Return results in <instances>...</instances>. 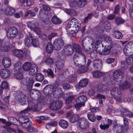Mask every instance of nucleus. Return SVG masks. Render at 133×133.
<instances>
[{
    "mask_svg": "<svg viewBox=\"0 0 133 133\" xmlns=\"http://www.w3.org/2000/svg\"><path fill=\"white\" fill-rule=\"evenodd\" d=\"M15 99L20 104L23 105L26 104L27 97L25 94L22 92L17 91L14 95Z\"/></svg>",
    "mask_w": 133,
    "mask_h": 133,
    "instance_id": "obj_1",
    "label": "nucleus"
},
{
    "mask_svg": "<svg viewBox=\"0 0 133 133\" xmlns=\"http://www.w3.org/2000/svg\"><path fill=\"white\" fill-rule=\"evenodd\" d=\"M33 108L32 107H28L26 109L21 111L22 113H25L22 115L20 116L19 118V122L22 124L23 123H25L26 122H28L29 121V119L27 116V112L31 110Z\"/></svg>",
    "mask_w": 133,
    "mask_h": 133,
    "instance_id": "obj_2",
    "label": "nucleus"
},
{
    "mask_svg": "<svg viewBox=\"0 0 133 133\" xmlns=\"http://www.w3.org/2000/svg\"><path fill=\"white\" fill-rule=\"evenodd\" d=\"M21 81L23 84L26 87V88L28 91H29L32 89L34 82V80L32 78L26 77L23 78Z\"/></svg>",
    "mask_w": 133,
    "mask_h": 133,
    "instance_id": "obj_3",
    "label": "nucleus"
},
{
    "mask_svg": "<svg viewBox=\"0 0 133 133\" xmlns=\"http://www.w3.org/2000/svg\"><path fill=\"white\" fill-rule=\"evenodd\" d=\"M111 95L116 99L117 101H121L122 95L120 89L117 87H114L111 89L110 90Z\"/></svg>",
    "mask_w": 133,
    "mask_h": 133,
    "instance_id": "obj_4",
    "label": "nucleus"
},
{
    "mask_svg": "<svg viewBox=\"0 0 133 133\" xmlns=\"http://www.w3.org/2000/svg\"><path fill=\"white\" fill-rule=\"evenodd\" d=\"M112 76L114 79H116L119 83L122 82L124 74L121 70H117L114 71Z\"/></svg>",
    "mask_w": 133,
    "mask_h": 133,
    "instance_id": "obj_5",
    "label": "nucleus"
},
{
    "mask_svg": "<svg viewBox=\"0 0 133 133\" xmlns=\"http://www.w3.org/2000/svg\"><path fill=\"white\" fill-rule=\"evenodd\" d=\"M62 101L60 100H56L52 102L50 104L49 108L53 110H57L59 109L61 107Z\"/></svg>",
    "mask_w": 133,
    "mask_h": 133,
    "instance_id": "obj_6",
    "label": "nucleus"
},
{
    "mask_svg": "<svg viewBox=\"0 0 133 133\" xmlns=\"http://www.w3.org/2000/svg\"><path fill=\"white\" fill-rule=\"evenodd\" d=\"M123 50L125 55H129L130 53H133V42H130L127 43Z\"/></svg>",
    "mask_w": 133,
    "mask_h": 133,
    "instance_id": "obj_7",
    "label": "nucleus"
},
{
    "mask_svg": "<svg viewBox=\"0 0 133 133\" xmlns=\"http://www.w3.org/2000/svg\"><path fill=\"white\" fill-rule=\"evenodd\" d=\"M68 25L70 28H73L74 30L78 31L80 29V24L77 21V20L74 17H72L68 23Z\"/></svg>",
    "mask_w": 133,
    "mask_h": 133,
    "instance_id": "obj_8",
    "label": "nucleus"
},
{
    "mask_svg": "<svg viewBox=\"0 0 133 133\" xmlns=\"http://www.w3.org/2000/svg\"><path fill=\"white\" fill-rule=\"evenodd\" d=\"M18 32L17 29L16 27L13 26L8 29L7 31V35L8 38H13L16 37Z\"/></svg>",
    "mask_w": 133,
    "mask_h": 133,
    "instance_id": "obj_9",
    "label": "nucleus"
},
{
    "mask_svg": "<svg viewBox=\"0 0 133 133\" xmlns=\"http://www.w3.org/2000/svg\"><path fill=\"white\" fill-rule=\"evenodd\" d=\"M64 42L61 38L56 39L54 42V49L56 50H60L63 47Z\"/></svg>",
    "mask_w": 133,
    "mask_h": 133,
    "instance_id": "obj_10",
    "label": "nucleus"
},
{
    "mask_svg": "<svg viewBox=\"0 0 133 133\" xmlns=\"http://www.w3.org/2000/svg\"><path fill=\"white\" fill-rule=\"evenodd\" d=\"M30 91V95L31 98L34 100L38 99L41 96V94L39 91L31 89Z\"/></svg>",
    "mask_w": 133,
    "mask_h": 133,
    "instance_id": "obj_11",
    "label": "nucleus"
},
{
    "mask_svg": "<svg viewBox=\"0 0 133 133\" xmlns=\"http://www.w3.org/2000/svg\"><path fill=\"white\" fill-rule=\"evenodd\" d=\"M63 51L65 55H70L73 52V46L71 45H66L64 46Z\"/></svg>",
    "mask_w": 133,
    "mask_h": 133,
    "instance_id": "obj_12",
    "label": "nucleus"
},
{
    "mask_svg": "<svg viewBox=\"0 0 133 133\" xmlns=\"http://www.w3.org/2000/svg\"><path fill=\"white\" fill-rule=\"evenodd\" d=\"M28 26L30 29H34V30L38 34L41 33V30L38 28L37 23L29 22L27 24Z\"/></svg>",
    "mask_w": 133,
    "mask_h": 133,
    "instance_id": "obj_13",
    "label": "nucleus"
},
{
    "mask_svg": "<svg viewBox=\"0 0 133 133\" xmlns=\"http://www.w3.org/2000/svg\"><path fill=\"white\" fill-rule=\"evenodd\" d=\"M111 46L110 45L107 44L105 45V48L103 50H97V51L102 55H105L108 54L111 51Z\"/></svg>",
    "mask_w": 133,
    "mask_h": 133,
    "instance_id": "obj_14",
    "label": "nucleus"
},
{
    "mask_svg": "<svg viewBox=\"0 0 133 133\" xmlns=\"http://www.w3.org/2000/svg\"><path fill=\"white\" fill-rule=\"evenodd\" d=\"M92 66L95 69L100 70L102 66L101 61L99 59H95L93 60L92 63Z\"/></svg>",
    "mask_w": 133,
    "mask_h": 133,
    "instance_id": "obj_15",
    "label": "nucleus"
},
{
    "mask_svg": "<svg viewBox=\"0 0 133 133\" xmlns=\"http://www.w3.org/2000/svg\"><path fill=\"white\" fill-rule=\"evenodd\" d=\"M79 121L80 127L82 129L85 130L88 128L89 124L87 119L84 118H81Z\"/></svg>",
    "mask_w": 133,
    "mask_h": 133,
    "instance_id": "obj_16",
    "label": "nucleus"
},
{
    "mask_svg": "<svg viewBox=\"0 0 133 133\" xmlns=\"http://www.w3.org/2000/svg\"><path fill=\"white\" fill-rule=\"evenodd\" d=\"M82 43H84L83 46L85 47L89 43L93 48L95 47V41L94 39L90 38L89 39L87 38H84L82 40Z\"/></svg>",
    "mask_w": 133,
    "mask_h": 133,
    "instance_id": "obj_17",
    "label": "nucleus"
},
{
    "mask_svg": "<svg viewBox=\"0 0 133 133\" xmlns=\"http://www.w3.org/2000/svg\"><path fill=\"white\" fill-rule=\"evenodd\" d=\"M53 87L51 85H46L44 88L43 92L45 95H49L53 91Z\"/></svg>",
    "mask_w": 133,
    "mask_h": 133,
    "instance_id": "obj_18",
    "label": "nucleus"
},
{
    "mask_svg": "<svg viewBox=\"0 0 133 133\" xmlns=\"http://www.w3.org/2000/svg\"><path fill=\"white\" fill-rule=\"evenodd\" d=\"M16 10L15 8L10 6H8L5 10L4 12L6 15L11 16L15 13Z\"/></svg>",
    "mask_w": 133,
    "mask_h": 133,
    "instance_id": "obj_19",
    "label": "nucleus"
},
{
    "mask_svg": "<svg viewBox=\"0 0 133 133\" xmlns=\"http://www.w3.org/2000/svg\"><path fill=\"white\" fill-rule=\"evenodd\" d=\"M97 90L99 92H103L109 90L108 87L105 84H101L97 86Z\"/></svg>",
    "mask_w": 133,
    "mask_h": 133,
    "instance_id": "obj_20",
    "label": "nucleus"
},
{
    "mask_svg": "<svg viewBox=\"0 0 133 133\" xmlns=\"http://www.w3.org/2000/svg\"><path fill=\"white\" fill-rule=\"evenodd\" d=\"M11 62L10 58L8 57H5L2 61V64L4 66L5 68L9 67L11 65Z\"/></svg>",
    "mask_w": 133,
    "mask_h": 133,
    "instance_id": "obj_21",
    "label": "nucleus"
},
{
    "mask_svg": "<svg viewBox=\"0 0 133 133\" xmlns=\"http://www.w3.org/2000/svg\"><path fill=\"white\" fill-rule=\"evenodd\" d=\"M118 84L119 89H126L130 88L131 86L130 83L127 81L124 82L122 84Z\"/></svg>",
    "mask_w": 133,
    "mask_h": 133,
    "instance_id": "obj_22",
    "label": "nucleus"
},
{
    "mask_svg": "<svg viewBox=\"0 0 133 133\" xmlns=\"http://www.w3.org/2000/svg\"><path fill=\"white\" fill-rule=\"evenodd\" d=\"M10 73V71L8 69H2L0 72L1 76L4 78H6L9 77Z\"/></svg>",
    "mask_w": 133,
    "mask_h": 133,
    "instance_id": "obj_23",
    "label": "nucleus"
},
{
    "mask_svg": "<svg viewBox=\"0 0 133 133\" xmlns=\"http://www.w3.org/2000/svg\"><path fill=\"white\" fill-rule=\"evenodd\" d=\"M112 76L110 75H108L103 77V80L107 85H112L114 84L112 81L111 78Z\"/></svg>",
    "mask_w": 133,
    "mask_h": 133,
    "instance_id": "obj_24",
    "label": "nucleus"
},
{
    "mask_svg": "<svg viewBox=\"0 0 133 133\" xmlns=\"http://www.w3.org/2000/svg\"><path fill=\"white\" fill-rule=\"evenodd\" d=\"M81 54L82 59V63L81 64H82L83 65H84L86 63V57L83 54L81 53L76 52L74 55V60L75 59L78 58L80 55Z\"/></svg>",
    "mask_w": 133,
    "mask_h": 133,
    "instance_id": "obj_25",
    "label": "nucleus"
},
{
    "mask_svg": "<svg viewBox=\"0 0 133 133\" xmlns=\"http://www.w3.org/2000/svg\"><path fill=\"white\" fill-rule=\"evenodd\" d=\"M29 35L26 37L24 39V44L26 46L29 47L32 44L31 38H32V36L29 33Z\"/></svg>",
    "mask_w": 133,
    "mask_h": 133,
    "instance_id": "obj_26",
    "label": "nucleus"
},
{
    "mask_svg": "<svg viewBox=\"0 0 133 133\" xmlns=\"http://www.w3.org/2000/svg\"><path fill=\"white\" fill-rule=\"evenodd\" d=\"M43 71L45 75L46 74L48 77L50 78H53L54 77V73L51 69L48 68L47 70L44 69Z\"/></svg>",
    "mask_w": 133,
    "mask_h": 133,
    "instance_id": "obj_27",
    "label": "nucleus"
},
{
    "mask_svg": "<svg viewBox=\"0 0 133 133\" xmlns=\"http://www.w3.org/2000/svg\"><path fill=\"white\" fill-rule=\"evenodd\" d=\"M83 44H84V43L82 42L81 43V45L82 46L83 49L84 50L85 52L88 54L90 53L91 57H94V56L93 55L94 54V52H92L91 49L88 48L87 45L86 46H85V47H84L83 46L84 45H83Z\"/></svg>",
    "mask_w": 133,
    "mask_h": 133,
    "instance_id": "obj_28",
    "label": "nucleus"
},
{
    "mask_svg": "<svg viewBox=\"0 0 133 133\" xmlns=\"http://www.w3.org/2000/svg\"><path fill=\"white\" fill-rule=\"evenodd\" d=\"M65 61L63 59L58 60L57 61L56 67L57 69H62L64 67Z\"/></svg>",
    "mask_w": 133,
    "mask_h": 133,
    "instance_id": "obj_29",
    "label": "nucleus"
},
{
    "mask_svg": "<svg viewBox=\"0 0 133 133\" xmlns=\"http://www.w3.org/2000/svg\"><path fill=\"white\" fill-rule=\"evenodd\" d=\"M14 55L18 58L22 57L23 55V51L18 49L14 50L13 51Z\"/></svg>",
    "mask_w": 133,
    "mask_h": 133,
    "instance_id": "obj_30",
    "label": "nucleus"
},
{
    "mask_svg": "<svg viewBox=\"0 0 133 133\" xmlns=\"http://www.w3.org/2000/svg\"><path fill=\"white\" fill-rule=\"evenodd\" d=\"M58 124L59 126L64 129L67 128L68 125V122L63 119H61L59 121Z\"/></svg>",
    "mask_w": 133,
    "mask_h": 133,
    "instance_id": "obj_31",
    "label": "nucleus"
},
{
    "mask_svg": "<svg viewBox=\"0 0 133 133\" xmlns=\"http://www.w3.org/2000/svg\"><path fill=\"white\" fill-rule=\"evenodd\" d=\"M112 35L114 37L117 39H121L123 37L122 33L118 30L114 31Z\"/></svg>",
    "mask_w": 133,
    "mask_h": 133,
    "instance_id": "obj_32",
    "label": "nucleus"
},
{
    "mask_svg": "<svg viewBox=\"0 0 133 133\" xmlns=\"http://www.w3.org/2000/svg\"><path fill=\"white\" fill-rule=\"evenodd\" d=\"M88 83V79L86 78H84L81 79L78 83L79 87L83 88L86 87Z\"/></svg>",
    "mask_w": 133,
    "mask_h": 133,
    "instance_id": "obj_33",
    "label": "nucleus"
},
{
    "mask_svg": "<svg viewBox=\"0 0 133 133\" xmlns=\"http://www.w3.org/2000/svg\"><path fill=\"white\" fill-rule=\"evenodd\" d=\"M77 3V6L79 8L84 7L88 4L87 0H78Z\"/></svg>",
    "mask_w": 133,
    "mask_h": 133,
    "instance_id": "obj_34",
    "label": "nucleus"
},
{
    "mask_svg": "<svg viewBox=\"0 0 133 133\" xmlns=\"http://www.w3.org/2000/svg\"><path fill=\"white\" fill-rule=\"evenodd\" d=\"M126 56H127L126 57L127 64L128 65H130L131 63L133 64V55L129 54V55Z\"/></svg>",
    "mask_w": 133,
    "mask_h": 133,
    "instance_id": "obj_35",
    "label": "nucleus"
},
{
    "mask_svg": "<svg viewBox=\"0 0 133 133\" xmlns=\"http://www.w3.org/2000/svg\"><path fill=\"white\" fill-rule=\"evenodd\" d=\"M51 21L53 24L56 25L59 24L62 22L61 19L55 16L52 17Z\"/></svg>",
    "mask_w": 133,
    "mask_h": 133,
    "instance_id": "obj_36",
    "label": "nucleus"
},
{
    "mask_svg": "<svg viewBox=\"0 0 133 133\" xmlns=\"http://www.w3.org/2000/svg\"><path fill=\"white\" fill-rule=\"evenodd\" d=\"M87 117L88 119L92 122H95L96 119V117L94 114L92 112H89L87 114Z\"/></svg>",
    "mask_w": 133,
    "mask_h": 133,
    "instance_id": "obj_37",
    "label": "nucleus"
},
{
    "mask_svg": "<svg viewBox=\"0 0 133 133\" xmlns=\"http://www.w3.org/2000/svg\"><path fill=\"white\" fill-rule=\"evenodd\" d=\"M31 64L30 62H28L24 63L22 67L24 71H27L31 69Z\"/></svg>",
    "mask_w": 133,
    "mask_h": 133,
    "instance_id": "obj_38",
    "label": "nucleus"
},
{
    "mask_svg": "<svg viewBox=\"0 0 133 133\" xmlns=\"http://www.w3.org/2000/svg\"><path fill=\"white\" fill-rule=\"evenodd\" d=\"M125 21L124 20L119 17H116L115 19V23L117 25L123 24Z\"/></svg>",
    "mask_w": 133,
    "mask_h": 133,
    "instance_id": "obj_39",
    "label": "nucleus"
},
{
    "mask_svg": "<svg viewBox=\"0 0 133 133\" xmlns=\"http://www.w3.org/2000/svg\"><path fill=\"white\" fill-rule=\"evenodd\" d=\"M54 48L52 44L50 43H48L45 47L46 51L48 54H50L53 51Z\"/></svg>",
    "mask_w": 133,
    "mask_h": 133,
    "instance_id": "obj_40",
    "label": "nucleus"
},
{
    "mask_svg": "<svg viewBox=\"0 0 133 133\" xmlns=\"http://www.w3.org/2000/svg\"><path fill=\"white\" fill-rule=\"evenodd\" d=\"M80 117L78 114L74 115L72 116L70 119V122L74 123L77 122L79 120Z\"/></svg>",
    "mask_w": 133,
    "mask_h": 133,
    "instance_id": "obj_41",
    "label": "nucleus"
},
{
    "mask_svg": "<svg viewBox=\"0 0 133 133\" xmlns=\"http://www.w3.org/2000/svg\"><path fill=\"white\" fill-rule=\"evenodd\" d=\"M21 64L20 63H17L14 66V68L12 72L14 71L15 73L20 72L19 71L21 69Z\"/></svg>",
    "mask_w": 133,
    "mask_h": 133,
    "instance_id": "obj_42",
    "label": "nucleus"
},
{
    "mask_svg": "<svg viewBox=\"0 0 133 133\" xmlns=\"http://www.w3.org/2000/svg\"><path fill=\"white\" fill-rule=\"evenodd\" d=\"M75 96L71 95L69 94L68 97L66 99V103L67 104H69L72 102L73 99H74Z\"/></svg>",
    "mask_w": 133,
    "mask_h": 133,
    "instance_id": "obj_43",
    "label": "nucleus"
},
{
    "mask_svg": "<svg viewBox=\"0 0 133 133\" xmlns=\"http://www.w3.org/2000/svg\"><path fill=\"white\" fill-rule=\"evenodd\" d=\"M93 76L95 77H99L104 75V74L99 71H96L92 73Z\"/></svg>",
    "mask_w": 133,
    "mask_h": 133,
    "instance_id": "obj_44",
    "label": "nucleus"
},
{
    "mask_svg": "<svg viewBox=\"0 0 133 133\" xmlns=\"http://www.w3.org/2000/svg\"><path fill=\"white\" fill-rule=\"evenodd\" d=\"M104 28L107 32H109L111 29V24L108 21H105L104 24Z\"/></svg>",
    "mask_w": 133,
    "mask_h": 133,
    "instance_id": "obj_45",
    "label": "nucleus"
},
{
    "mask_svg": "<svg viewBox=\"0 0 133 133\" xmlns=\"http://www.w3.org/2000/svg\"><path fill=\"white\" fill-rule=\"evenodd\" d=\"M30 70L29 72V74L31 76H33L35 75L37 72L38 70V67L37 65H35L34 68L31 69Z\"/></svg>",
    "mask_w": 133,
    "mask_h": 133,
    "instance_id": "obj_46",
    "label": "nucleus"
},
{
    "mask_svg": "<svg viewBox=\"0 0 133 133\" xmlns=\"http://www.w3.org/2000/svg\"><path fill=\"white\" fill-rule=\"evenodd\" d=\"M102 38H103V40L104 42L105 43L107 44H111L112 43V41H111V39L109 36H107L106 35L103 36L101 37Z\"/></svg>",
    "mask_w": 133,
    "mask_h": 133,
    "instance_id": "obj_47",
    "label": "nucleus"
},
{
    "mask_svg": "<svg viewBox=\"0 0 133 133\" xmlns=\"http://www.w3.org/2000/svg\"><path fill=\"white\" fill-rule=\"evenodd\" d=\"M44 78V76L40 73H38L36 75L35 79L37 81L42 82Z\"/></svg>",
    "mask_w": 133,
    "mask_h": 133,
    "instance_id": "obj_48",
    "label": "nucleus"
},
{
    "mask_svg": "<svg viewBox=\"0 0 133 133\" xmlns=\"http://www.w3.org/2000/svg\"><path fill=\"white\" fill-rule=\"evenodd\" d=\"M32 44L35 47H38L39 45V42L38 39L37 38H31Z\"/></svg>",
    "mask_w": 133,
    "mask_h": 133,
    "instance_id": "obj_49",
    "label": "nucleus"
},
{
    "mask_svg": "<svg viewBox=\"0 0 133 133\" xmlns=\"http://www.w3.org/2000/svg\"><path fill=\"white\" fill-rule=\"evenodd\" d=\"M32 123L29 121L23 123L21 125L23 128L26 129L29 128L30 127L32 126Z\"/></svg>",
    "mask_w": 133,
    "mask_h": 133,
    "instance_id": "obj_50",
    "label": "nucleus"
},
{
    "mask_svg": "<svg viewBox=\"0 0 133 133\" xmlns=\"http://www.w3.org/2000/svg\"><path fill=\"white\" fill-rule=\"evenodd\" d=\"M73 51L75 50L76 52L81 53V49L79 45L78 44L75 43L73 46Z\"/></svg>",
    "mask_w": 133,
    "mask_h": 133,
    "instance_id": "obj_51",
    "label": "nucleus"
},
{
    "mask_svg": "<svg viewBox=\"0 0 133 133\" xmlns=\"http://www.w3.org/2000/svg\"><path fill=\"white\" fill-rule=\"evenodd\" d=\"M65 12L71 16H73L76 14V11L72 9H66L65 10Z\"/></svg>",
    "mask_w": 133,
    "mask_h": 133,
    "instance_id": "obj_52",
    "label": "nucleus"
},
{
    "mask_svg": "<svg viewBox=\"0 0 133 133\" xmlns=\"http://www.w3.org/2000/svg\"><path fill=\"white\" fill-rule=\"evenodd\" d=\"M45 12L42 9H41L39 12L38 16L39 19L43 21V20L44 17H45Z\"/></svg>",
    "mask_w": 133,
    "mask_h": 133,
    "instance_id": "obj_53",
    "label": "nucleus"
},
{
    "mask_svg": "<svg viewBox=\"0 0 133 133\" xmlns=\"http://www.w3.org/2000/svg\"><path fill=\"white\" fill-rule=\"evenodd\" d=\"M14 74V77L17 79H21L23 78V74L21 72L15 73Z\"/></svg>",
    "mask_w": 133,
    "mask_h": 133,
    "instance_id": "obj_54",
    "label": "nucleus"
},
{
    "mask_svg": "<svg viewBox=\"0 0 133 133\" xmlns=\"http://www.w3.org/2000/svg\"><path fill=\"white\" fill-rule=\"evenodd\" d=\"M93 14H89L85 17L84 19V22L85 23H87L91 19L92 16Z\"/></svg>",
    "mask_w": 133,
    "mask_h": 133,
    "instance_id": "obj_55",
    "label": "nucleus"
},
{
    "mask_svg": "<svg viewBox=\"0 0 133 133\" xmlns=\"http://www.w3.org/2000/svg\"><path fill=\"white\" fill-rule=\"evenodd\" d=\"M54 60L51 58L48 57L45 60V63L46 64L50 65L53 63Z\"/></svg>",
    "mask_w": 133,
    "mask_h": 133,
    "instance_id": "obj_56",
    "label": "nucleus"
},
{
    "mask_svg": "<svg viewBox=\"0 0 133 133\" xmlns=\"http://www.w3.org/2000/svg\"><path fill=\"white\" fill-rule=\"evenodd\" d=\"M121 111L122 115L126 117L129 111L125 108H122L121 109Z\"/></svg>",
    "mask_w": 133,
    "mask_h": 133,
    "instance_id": "obj_57",
    "label": "nucleus"
},
{
    "mask_svg": "<svg viewBox=\"0 0 133 133\" xmlns=\"http://www.w3.org/2000/svg\"><path fill=\"white\" fill-rule=\"evenodd\" d=\"M1 50L3 52H7L10 50V47L8 46L3 45L1 48Z\"/></svg>",
    "mask_w": 133,
    "mask_h": 133,
    "instance_id": "obj_58",
    "label": "nucleus"
},
{
    "mask_svg": "<svg viewBox=\"0 0 133 133\" xmlns=\"http://www.w3.org/2000/svg\"><path fill=\"white\" fill-rule=\"evenodd\" d=\"M27 130L29 132L33 133L37 132V129L32 126L30 127L29 128L27 129Z\"/></svg>",
    "mask_w": 133,
    "mask_h": 133,
    "instance_id": "obj_59",
    "label": "nucleus"
},
{
    "mask_svg": "<svg viewBox=\"0 0 133 133\" xmlns=\"http://www.w3.org/2000/svg\"><path fill=\"white\" fill-rule=\"evenodd\" d=\"M76 79V76L73 75H71L68 77V81L70 83L74 82Z\"/></svg>",
    "mask_w": 133,
    "mask_h": 133,
    "instance_id": "obj_60",
    "label": "nucleus"
},
{
    "mask_svg": "<svg viewBox=\"0 0 133 133\" xmlns=\"http://www.w3.org/2000/svg\"><path fill=\"white\" fill-rule=\"evenodd\" d=\"M88 70V68L87 66H85L79 69L78 72L79 73H83L87 71Z\"/></svg>",
    "mask_w": 133,
    "mask_h": 133,
    "instance_id": "obj_61",
    "label": "nucleus"
},
{
    "mask_svg": "<svg viewBox=\"0 0 133 133\" xmlns=\"http://www.w3.org/2000/svg\"><path fill=\"white\" fill-rule=\"evenodd\" d=\"M8 119L9 121L12 124H15L16 122L17 121V119L13 117H9Z\"/></svg>",
    "mask_w": 133,
    "mask_h": 133,
    "instance_id": "obj_62",
    "label": "nucleus"
},
{
    "mask_svg": "<svg viewBox=\"0 0 133 133\" xmlns=\"http://www.w3.org/2000/svg\"><path fill=\"white\" fill-rule=\"evenodd\" d=\"M59 86L60 85H59V84L58 83H55V85L53 87V90L55 89H56L55 90V92L56 91H57V90H58L60 91H61V88Z\"/></svg>",
    "mask_w": 133,
    "mask_h": 133,
    "instance_id": "obj_63",
    "label": "nucleus"
},
{
    "mask_svg": "<svg viewBox=\"0 0 133 133\" xmlns=\"http://www.w3.org/2000/svg\"><path fill=\"white\" fill-rule=\"evenodd\" d=\"M12 124L9 121L8 122H6L5 123V125H4L3 128L5 129H9L10 130L12 128L9 127Z\"/></svg>",
    "mask_w": 133,
    "mask_h": 133,
    "instance_id": "obj_64",
    "label": "nucleus"
}]
</instances>
